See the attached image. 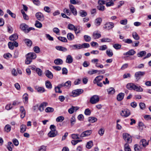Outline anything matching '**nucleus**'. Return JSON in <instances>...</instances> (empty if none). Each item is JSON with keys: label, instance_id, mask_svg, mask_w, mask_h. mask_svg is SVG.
<instances>
[{"label": "nucleus", "instance_id": "7", "mask_svg": "<svg viewBox=\"0 0 151 151\" xmlns=\"http://www.w3.org/2000/svg\"><path fill=\"white\" fill-rule=\"evenodd\" d=\"M130 114V111L127 109H123L120 113V115L122 116L127 117Z\"/></svg>", "mask_w": 151, "mask_h": 151}, {"label": "nucleus", "instance_id": "45", "mask_svg": "<svg viewBox=\"0 0 151 151\" xmlns=\"http://www.w3.org/2000/svg\"><path fill=\"white\" fill-rule=\"evenodd\" d=\"M106 53L107 55L109 57H111L113 55L112 51L111 50H107Z\"/></svg>", "mask_w": 151, "mask_h": 151}, {"label": "nucleus", "instance_id": "54", "mask_svg": "<svg viewBox=\"0 0 151 151\" xmlns=\"http://www.w3.org/2000/svg\"><path fill=\"white\" fill-rule=\"evenodd\" d=\"M97 8L100 11H104L105 10V6L102 5H100L97 6Z\"/></svg>", "mask_w": 151, "mask_h": 151}, {"label": "nucleus", "instance_id": "49", "mask_svg": "<svg viewBox=\"0 0 151 151\" xmlns=\"http://www.w3.org/2000/svg\"><path fill=\"white\" fill-rule=\"evenodd\" d=\"M36 72L39 76H41L42 75V70L39 68H36Z\"/></svg>", "mask_w": 151, "mask_h": 151}, {"label": "nucleus", "instance_id": "12", "mask_svg": "<svg viewBox=\"0 0 151 151\" xmlns=\"http://www.w3.org/2000/svg\"><path fill=\"white\" fill-rule=\"evenodd\" d=\"M69 7L70 11L73 14L74 16H76L77 14V12L75 7L71 4H69Z\"/></svg>", "mask_w": 151, "mask_h": 151}, {"label": "nucleus", "instance_id": "39", "mask_svg": "<svg viewBox=\"0 0 151 151\" xmlns=\"http://www.w3.org/2000/svg\"><path fill=\"white\" fill-rule=\"evenodd\" d=\"M98 72V70H97L93 69L91 70L88 71L87 73L88 74L90 75H92L97 73Z\"/></svg>", "mask_w": 151, "mask_h": 151}, {"label": "nucleus", "instance_id": "57", "mask_svg": "<svg viewBox=\"0 0 151 151\" xmlns=\"http://www.w3.org/2000/svg\"><path fill=\"white\" fill-rule=\"evenodd\" d=\"M54 109L53 108L50 107H47L45 110L46 112H51L53 111Z\"/></svg>", "mask_w": 151, "mask_h": 151}, {"label": "nucleus", "instance_id": "41", "mask_svg": "<svg viewBox=\"0 0 151 151\" xmlns=\"http://www.w3.org/2000/svg\"><path fill=\"white\" fill-rule=\"evenodd\" d=\"M72 138L73 139H79L81 137H80V135L78 134H72L71 135Z\"/></svg>", "mask_w": 151, "mask_h": 151}, {"label": "nucleus", "instance_id": "58", "mask_svg": "<svg viewBox=\"0 0 151 151\" xmlns=\"http://www.w3.org/2000/svg\"><path fill=\"white\" fill-rule=\"evenodd\" d=\"M108 1V0H99L98 1V4L99 5H102L105 4Z\"/></svg>", "mask_w": 151, "mask_h": 151}, {"label": "nucleus", "instance_id": "15", "mask_svg": "<svg viewBox=\"0 0 151 151\" xmlns=\"http://www.w3.org/2000/svg\"><path fill=\"white\" fill-rule=\"evenodd\" d=\"M58 134L57 131H50L48 134V136L50 137H53L56 136Z\"/></svg>", "mask_w": 151, "mask_h": 151}, {"label": "nucleus", "instance_id": "26", "mask_svg": "<svg viewBox=\"0 0 151 151\" xmlns=\"http://www.w3.org/2000/svg\"><path fill=\"white\" fill-rule=\"evenodd\" d=\"M18 36L16 34H14L9 37V39L11 41H14L17 39Z\"/></svg>", "mask_w": 151, "mask_h": 151}, {"label": "nucleus", "instance_id": "47", "mask_svg": "<svg viewBox=\"0 0 151 151\" xmlns=\"http://www.w3.org/2000/svg\"><path fill=\"white\" fill-rule=\"evenodd\" d=\"M64 119V117L62 116H58L56 119V121L58 122H61Z\"/></svg>", "mask_w": 151, "mask_h": 151}, {"label": "nucleus", "instance_id": "34", "mask_svg": "<svg viewBox=\"0 0 151 151\" xmlns=\"http://www.w3.org/2000/svg\"><path fill=\"white\" fill-rule=\"evenodd\" d=\"M27 127L26 125L22 124L20 126V132L22 133L26 131Z\"/></svg>", "mask_w": 151, "mask_h": 151}, {"label": "nucleus", "instance_id": "62", "mask_svg": "<svg viewBox=\"0 0 151 151\" xmlns=\"http://www.w3.org/2000/svg\"><path fill=\"white\" fill-rule=\"evenodd\" d=\"M123 41L124 42L127 43L128 44H130L132 43V40L129 39H124L123 40Z\"/></svg>", "mask_w": 151, "mask_h": 151}, {"label": "nucleus", "instance_id": "60", "mask_svg": "<svg viewBox=\"0 0 151 151\" xmlns=\"http://www.w3.org/2000/svg\"><path fill=\"white\" fill-rule=\"evenodd\" d=\"M99 60L98 59H92L91 60V62L93 64H95V65L96 66V65H97L98 64V62H99Z\"/></svg>", "mask_w": 151, "mask_h": 151}, {"label": "nucleus", "instance_id": "10", "mask_svg": "<svg viewBox=\"0 0 151 151\" xmlns=\"http://www.w3.org/2000/svg\"><path fill=\"white\" fill-rule=\"evenodd\" d=\"M92 133V130H88L83 132L80 135V137H83L90 135Z\"/></svg>", "mask_w": 151, "mask_h": 151}, {"label": "nucleus", "instance_id": "18", "mask_svg": "<svg viewBox=\"0 0 151 151\" xmlns=\"http://www.w3.org/2000/svg\"><path fill=\"white\" fill-rule=\"evenodd\" d=\"M80 16L82 17H86L87 13L85 10H80L78 12Z\"/></svg>", "mask_w": 151, "mask_h": 151}, {"label": "nucleus", "instance_id": "38", "mask_svg": "<svg viewBox=\"0 0 151 151\" xmlns=\"http://www.w3.org/2000/svg\"><path fill=\"white\" fill-rule=\"evenodd\" d=\"M23 98L25 100L24 103L27 104L28 102V95L27 93H24L23 96Z\"/></svg>", "mask_w": 151, "mask_h": 151}, {"label": "nucleus", "instance_id": "51", "mask_svg": "<svg viewBox=\"0 0 151 151\" xmlns=\"http://www.w3.org/2000/svg\"><path fill=\"white\" fill-rule=\"evenodd\" d=\"M124 147L125 151H131V150L127 143L125 144Z\"/></svg>", "mask_w": 151, "mask_h": 151}, {"label": "nucleus", "instance_id": "55", "mask_svg": "<svg viewBox=\"0 0 151 151\" xmlns=\"http://www.w3.org/2000/svg\"><path fill=\"white\" fill-rule=\"evenodd\" d=\"M7 12L13 18H14L16 17L15 14L12 12L9 9H7Z\"/></svg>", "mask_w": 151, "mask_h": 151}, {"label": "nucleus", "instance_id": "53", "mask_svg": "<svg viewBox=\"0 0 151 151\" xmlns=\"http://www.w3.org/2000/svg\"><path fill=\"white\" fill-rule=\"evenodd\" d=\"M84 38L85 41L86 42H89L91 40V37L89 36L85 35Z\"/></svg>", "mask_w": 151, "mask_h": 151}, {"label": "nucleus", "instance_id": "6", "mask_svg": "<svg viewBox=\"0 0 151 151\" xmlns=\"http://www.w3.org/2000/svg\"><path fill=\"white\" fill-rule=\"evenodd\" d=\"M99 96L96 95L92 96L90 99V102L92 104H94L99 101Z\"/></svg>", "mask_w": 151, "mask_h": 151}, {"label": "nucleus", "instance_id": "9", "mask_svg": "<svg viewBox=\"0 0 151 151\" xmlns=\"http://www.w3.org/2000/svg\"><path fill=\"white\" fill-rule=\"evenodd\" d=\"M35 16L37 19L39 20L42 21L44 19L43 14L40 12L37 13L35 14Z\"/></svg>", "mask_w": 151, "mask_h": 151}, {"label": "nucleus", "instance_id": "8", "mask_svg": "<svg viewBox=\"0 0 151 151\" xmlns=\"http://www.w3.org/2000/svg\"><path fill=\"white\" fill-rule=\"evenodd\" d=\"M83 90L82 89H77L73 90L72 92V96L73 97L77 96L82 93Z\"/></svg>", "mask_w": 151, "mask_h": 151}, {"label": "nucleus", "instance_id": "35", "mask_svg": "<svg viewBox=\"0 0 151 151\" xmlns=\"http://www.w3.org/2000/svg\"><path fill=\"white\" fill-rule=\"evenodd\" d=\"M67 37L69 40H72L74 39L73 35L71 33H68L67 35Z\"/></svg>", "mask_w": 151, "mask_h": 151}, {"label": "nucleus", "instance_id": "40", "mask_svg": "<svg viewBox=\"0 0 151 151\" xmlns=\"http://www.w3.org/2000/svg\"><path fill=\"white\" fill-rule=\"evenodd\" d=\"M132 36L135 40H138L139 39V36L136 32H134L133 33Z\"/></svg>", "mask_w": 151, "mask_h": 151}, {"label": "nucleus", "instance_id": "19", "mask_svg": "<svg viewBox=\"0 0 151 151\" xmlns=\"http://www.w3.org/2000/svg\"><path fill=\"white\" fill-rule=\"evenodd\" d=\"M103 78V76H98L95 78L93 81V83H96L98 82H99L101 81Z\"/></svg>", "mask_w": 151, "mask_h": 151}, {"label": "nucleus", "instance_id": "4", "mask_svg": "<svg viewBox=\"0 0 151 151\" xmlns=\"http://www.w3.org/2000/svg\"><path fill=\"white\" fill-rule=\"evenodd\" d=\"M123 137L125 141L128 143H130L132 142V139L131 136L127 133H124L123 134Z\"/></svg>", "mask_w": 151, "mask_h": 151}, {"label": "nucleus", "instance_id": "20", "mask_svg": "<svg viewBox=\"0 0 151 151\" xmlns=\"http://www.w3.org/2000/svg\"><path fill=\"white\" fill-rule=\"evenodd\" d=\"M136 53L135 51L133 50L132 49L129 50L127 52L124 53L123 54V55H132L135 54Z\"/></svg>", "mask_w": 151, "mask_h": 151}, {"label": "nucleus", "instance_id": "2", "mask_svg": "<svg viewBox=\"0 0 151 151\" xmlns=\"http://www.w3.org/2000/svg\"><path fill=\"white\" fill-rule=\"evenodd\" d=\"M37 55L34 52H30L28 53L26 55V59L25 61V63L28 65L30 64L32 62V60L36 58Z\"/></svg>", "mask_w": 151, "mask_h": 151}, {"label": "nucleus", "instance_id": "27", "mask_svg": "<svg viewBox=\"0 0 151 151\" xmlns=\"http://www.w3.org/2000/svg\"><path fill=\"white\" fill-rule=\"evenodd\" d=\"M101 36V34L96 32H94L93 34V37L94 39H98Z\"/></svg>", "mask_w": 151, "mask_h": 151}, {"label": "nucleus", "instance_id": "14", "mask_svg": "<svg viewBox=\"0 0 151 151\" xmlns=\"http://www.w3.org/2000/svg\"><path fill=\"white\" fill-rule=\"evenodd\" d=\"M45 74L46 76L50 79H52L53 77V75L52 73L47 70L45 71Z\"/></svg>", "mask_w": 151, "mask_h": 151}, {"label": "nucleus", "instance_id": "36", "mask_svg": "<svg viewBox=\"0 0 151 151\" xmlns=\"http://www.w3.org/2000/svg\"><path fill=\"white\" fill-rule=\"evenodd\" d=\"M101 42H111V40L107 38H104L101 40Z\"/></svg>", "mask_w": 151, "mask_h": 151}, {"label": "nucleus", "instance_id": "29", "mask_svg": "<svg viewBox=\"0 0 151 151\" xmlns=\"http://www.w3.org/2000/svg\"><path fill=\"white\" fill-rule=\"evenodd\" d=\"M141 145H142L143 147H145L148 144V142H147L146 140L145 139H142L140 142Z\"/></svg>", "mask_w": 151, "mask_h": 151}, {"label": "nucleus", "instance_id": "33", "mask_svg": "<svg viewBox=\"0 0 151 151\" xmlns=\"http://www.w3.org/2000/svg\"><path fill=\"white\" fill-rule=\"evenodd\" d=\"M97 119L94 117H90L88 118V121L91 123L95 122L97 121Z\"/></svg>", "mask_w": 151, "mask_h": 151}, {"label": "nucleus", "instance_id": "56", "mask_svg": "<svg viewBox=\"0 0 151 151\" xmlns=\"http://www.w3.org/2000/svg\"><path fill=\"white\" fill-rule=\"evenodd\" d=\"M65 87H69L71 85V82L68 81L66 82L65 83H64Z\"/></svg>", "mask_w": 151, "mask_h": 151}, {"label": "nucleus", "instance_id": "59", "mask_svg": "<svg viewBox=\"0 0 151 151\" xmlns=\"http://www.w3.org/2000/svg\"><path fill=\"white\" fill-rule=\"evenodd\" d=\"M71 124L73 126L76 122L75 118L74 116H72L70 120Z\"/></svg>", "mask_w": 151, "mask_h": 151}, {"label": "nucleus", "instance_id": "37", "mask_svg": "<svg viewBox=\"0 0 151 151\" xmlns=\"http://www.w3.org/2000/svg\"><path fill=\"white\" fill-rule=\"evenodd\" d=\"M107 91L109 94H113L115 92V90L114 88L111 87L107 90Z\"/></svg>", "mask_w": 151, "mask_h": 151}, {"label": "nucleus", "instance_id": "1", "mask_svg": "<svg viewBox=\"0 0 151 151\" xmlns=\"http://www.w3.org/2000/svg\"><path fill=\"white\" fill-rule=\"evenodd\" d=\"M127 88L130 90H133L138 92H142L143 89L140 86H137L133 83H129L126 86Z\"/></svg>", "mask_w": 151, "mask_h": 151}, {"label": "nucleus", "instance_id": "52", "mask_svg": "<svg viewBox=\"0 0 151 151\" xmlns=\"http://www.w3.org/2000/svg\"><path fill=\"white\" fill-rule=\"evenodd\" d=\"M81 46L82 47L81 48H88L90 47V45L88 43H86L81 44Z\"/></svg>", "mask_w": 151, "mask_h": 151}, {"label": "nucleus", "instance_id": "5", "mask_svg": "<svg viewBox=\"0 0 151 151\" xmlns=\"http://www.w3.org/2000/svg\"><path fill=\"white\" fill-rule=\"evenodd\" d=\"M145 73L143 71H138L135 73L134 77L136 81H138L141 77H143L145 74Z\"/></svg>", "mask_w": 151, "mask_h": 151}, {"label": "nucleus", "instance_id": "11", "mask_svg": "<svg viewBox=\"0 0 151 151\" xmlns=\"http://www.w3.org/2000/svg\"><path fill=\"white\" fill-rule=\"evenodd\" d=\"M114 26V24L113 23L109 22L105 24L104 28L109 30L112 29Z\"/></svg>", "mask_w": 151, "mask_h": 151}, {"label": "nucleus", "instance_id": "48", "mask_svg": "<svg viewBox=\"0 0 151 151\" xmlns=\"http://www.w3.org/2000/svg\"><path fill=\"white\" fill-rule=\"evenodd\" d=\"M58 38L59 40L62 42H67V39L65 37H58Z\"/></svg>", "mask_w": 151, "mask_h": 151}, {"label": "nucleus", "instance_id": "21", "mask_svg": "<svg viewBox=\"0 0 151 151\" xmlns=\"http://www.w3.org/2000/svg\"><path fill=\"white\" fill-rule=\"evenodd\" d=\"M73 61V58L70 55H68L66 58V62L68 63H71Z\"/></svg>", "mask_w": 151, "mask_h": 151}, {"label": "nucleus", "instance_id": "16", "mask_svg": "<svg viewBox=\"0 0 151 151\" xmlns=\"http://www.w3.org/2000/svg\"><path fill=\"white\" fill-rule=\"evenodd\" d=\"M72 50H78L81 49L82 47L80 44H77L70 46Z\"/></svg>", "mask_w": 151, "mask_h": 151}, {"label": "nucleus", "instance_id": "22", "mask_svg": "<svg viewBox=\"0 0 151 151\" xmlns=\"http://www.w3.org/2000/svg\"><path fill=\"white\" fill-rule=\"evenodd\" d=\"M55 48L58 50L63 52H65L67 50V48L65 47L60 46H56Z\"/></svg>", "mask_w": 151, "mask_h": 151}, {"label": "nucleus", "instance_id": "13", "mask_svg": "<svg viewBox=\"0 0 151 151\" xmlns=\"http://www.w3.org/2000/svg\"><path fill=\"white\" fill-rule=\"evenodd\" d=\"M47 105V103L44 102L42 103L39 106V109L40 111H42L44 110V108Z\"/></svg>", "mask_w": 151, "mask_h": 151}, {"label": "nucleus", "instance_id": "3", "mask_svg": "<svg viewBox=\"0 0 151 151\" xmlns=\"http://www.w3.org/2000/svg\"><path fill=\"white\" fill-rule=\"evenodd\" d=\"M20 28L21 30L25 33H28L30 30L35 29L33 27H29L27 25L24 23L21 24L20 25Z\"/></svg>", "mask_w": 151, "mask_h": 151}, {"label": "nucleus", "instance_id": "32", "mask_svg": "<svg viewBox=\"0 0 151 151\" xmlns=\"http://www.w3.org/2000/svg\"><path fill=\"white\" fill-rule=\"evenodd\" d=\"M45 86L48 89H51L52 88V85L50 82L49 81H47L45 82Z\"/></svg>", "mask_w": 151, "mask_h": 151}, {"label": "nucleus", "instance_id": "25", "mask_svg": "<svg viewBox=\"0 0 151 151\" xmlns=\"http://www.w3.org/2000/svg\"><path fill=\"white\" fill-rule=\"evenodd\" d=\"M13 147L14 145L12 142H8L7 148L9 151H12Z\"/></svg>", "mask_w": 151, "mask_h": 151}, {"label": "nucleus", "instance_id": "43", "mask_svg": "<svg viewBox=\"0 0 151 151\" xmlns=\"http://www.w3.org/2000/svg\"><path fill=\"white\" fill-rule=\"evenodd\" d=\"M35 26L37 28H41L42 27V24L39 21H36L35 24Z\"/></svg>", "mask_w": 151, "mask_h": 151}, {"label": "nucleus", "instance_id": "30", "mask_svg": "<svg viewBox=\"0 0 151 151\" xmlns=\"http://www.w3.org/2000/svg\"><path fill=\"white\" fill-rule=\"evenodd\" d=\"M25 43L28 46L30 47L32 44V42L31 40L29 39H25L24 40Z\"/></svg>", "mask_w": 151, "mask_h": 151}, {"label": "nucleus", "instance_id": "42", "mask_svg": "<svg viewBox=\"0 0 151 151\" xmlns=\"http://www.w3.org/2000/svg\"><path fill=\"white\" fill-rule=\"evenodd\" d=\"M138 126L139 129L141 131L142 130L143 128L145 127L144 124L142 122H139Z\"/></svg>", "mask_w": 151, "mask_h": 151}, {"label": "nucleus", "instance_id": "28", "mask_svg": "<svg viewBox=\"0 0 151 151\" xmlns=\"http://www.w3.org/2000/svg\"><path fill=\"white\" fill-rule=\"evenodd\" d=\"M36 89L38 92L40 93L44 92L45 91V89L41 87H36Z\"/></svg>", "mask_w": 151, "mask_h": 151}, {"label": "nucleus", "instance_id": "50", "mask_svg": "<svg viewBox=\"0 0 151 151\" xmlns=\"http://www.w3.org/2000/svg\"><path fill=\"white\" fill-rule=\"evenodd\" d=\"M11 130V127L10 126L9 124H7L5 127V131L8 132L10 131Z\"/></svg>", "mask_w": 151, "mask_h": 151}, {"label": "nucleus", "instance_id": "44", "mask_svg": "<svg viewBox=\"0 0 151 151\" xmlns=\"http://www.w3.org/2000/svg\"><path fill=\"white\" fill-rule=\"evenodd\" d=\"M146 52L145 51H142L137 53V55L138 57H142L146 54Z\"/></svg>", "mask_w": 151, "mask_h": 151}, {"label": "nucleus", "instance_id": "24", "mask_svg": "<svg viewBox=\"0 0 151 151\" xmlns=\"http://www.w3.org/2000/svg\"><path fill=\"white\" fill-rule=\"evenodd\" d=\"M102 19L101 18H98L95 20V24L96 26H99L102 22Z\"/></svg>", "mask_w": 151, "mask_h": 151}, {"label": "nucleus", "instance_id": "64", "mask_svg": "<svg viewBox=\"0 0 151 151\" xmlns=\"http://www.w3.org/2000/svg\"><path fill=\"white\" fill-rule=\"evenodd\" d=\"M46 149V146L45 145H42L40 147L39 151H45Z\"/></svg>", "mask_w": 151, "mask_h": 151}, {"label": "nucleus", "instance_id": "31", "mask_svg": "<svg viewBox=\"0 0 151 151\" xmlns=\"http://www.w3.org/2000/svg\"><path fill=\"white\" fill-rule=\"evenodd\" d=\"M93 145V141L91 140L90 141L87 142L86 145V147L87 148L90 149L92 147Z\"/></svg>", "mask_w": 151, "mask_h": 151}, {"label": "nucleus", "instance_id": "63", "mask_svg": "<svg viewBox=\"0 0 151 151\" xmlns=\"http://www.w3.org/2000/svg\"><path fill=\"white\" fill-rule=\"evenodd\" d=\"M58 87H59L57 86V87H55V91L56 93H61L62 91L60 90V88Z\"/></svg>", "mask_w": 151, "mask_h": 151}, {"label": "nucleus", "instance_id": "23", "mask_svg": "<svg viewBox=\"0 0 151 151\" xmlns=\"http://www.w3.org/2000/svg\"><path fill=\"white\" fill-rule=\"evenodd\" d=\"M54 63L56 65H60L63 63V61L60 59L58 58L54 60Z\"/></svg>", "mask_w": 151, "mask_h": 151}, {"label": "nucleus", "instance_id": "46", "mask_svg": "<svg viewBox=\"0 0 151 151\" xmlns=\"http://www.w3.org/2000/svg\"><path fill=\"white\" fill-rule=\"evenodd\" d=\"M34 51L36 53H38L40 52V49L39 47L37 46H35L33 48Z\"/></svg>", "mask_w": 151, "mask_h": 151}, {"label": "nucleus", "instance_id": "17", "mask_svg": "<svg viewBox=\"0 0 151 151\" xmlns=\"http://www.w3.org/2000/svg\"><path fill=\"white\" fill-rule=\"evenodd\" d=\"M124 93H119L117 96V99L119 101H121L124 98Z\"/></svg>", "mask_w": 151, "mask_h": 151}, {"label": "nucleus", "instance_id": "61", "mask_svg": "<svg viewBox=\"0 0 151 151\" xmlns=\"http://www.w3.org/2000/svg\"><path fill=\"white\" fill-rule=\"evenodd\" d=\"M75 26L73 24H69L68 26V28L71 30H73L75 28Z\"/></svg>", "mask_w": 151, "mask_h": 151}]
</instances>
